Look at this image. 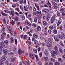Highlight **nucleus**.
<instances>
[{
	"label": "nucleus",
	"instance_id": "nucleus-4",
	"mask_svg": "<svg viewBox=\"0 0 65 65\" xmlns=\"http://www.w3.org/2000/svg\"><path fill=\"white\" fill-rule=\"evenodd\" d=\"M61 35H59V37L60 39H62L63 38V37L62 36V35L63 36V37H64V38H65V36L64 34V33L63 32H61Z\"/></svg>",
	"mask_w": 65,
	"mask_h": 65
},
{
	"label": "nucleus",
	"instance_id": "nucleus-56",
	"mask_svg": "<svg viewBox=\"0 0 65 65\" xmlns=\"http://www.w3.org/2000/svg\"><path fill=\"white\" fill-rule=\"evenodd\" d=\"M33 51L34 52V53H35L36 54L37 53V50L35 49H34Z\"/></svg>",
	"mask_w": 65,
	"mask_h": 65
},
{
	"label": "nucleus",
	"instance_id": "nucleus-20",
	"mask_svg": "<svg viewBox=\"0 0 65 65\" xmlns=\"http://www.w3.org/2000/svg\"><path fill=\"white\" fill-rule=\"evenodd\" d=\"M48 41L49 40L50 41H53V38H52V37H48Z\"/></svg>",
	"mask_w": 65,
	"mask_h": 65
},
{
	"label": "nucleus",
	"instance_id": "nucleus-58",
	"mask_svg": "<svg viewBox=\"0 0 65 65\" xmlns=\"http://www.w3.org/2000/svg\"><path fill=\"white\" fill-rule=\"evenodd\" d=\"M51 56L53 58H55L56 57V56H55V55L54 54H53L51 55Z\"/></svg>",
	"mask_w": 65,
	"mask_h": 65
},
{
	"label": "nucleus",
	"instance_id": "nucleus-41",
	"mask_svg": "<svg viewBox=\"0 0 65 65\" xmlns=\"http://www.w3.org/2000/svg\"><path fill=\"white\" fill-rule=\"evenodd\" d=\"M61 23V21H58V24H57V26H59V25Z\"/></svg>",
	"mask_w": 65,
	"mask_h": 65
},
{
	"label": "nucleus",
	"instance_id": "nucleus-47",
	"mask_svg": "<svg viewBox=\"0 0 65 65\" xmlns=\"http://www.w3.org/2000/svg\"><path fill=\"white\" fill-rule=\"evenodd\" d=\"M59 51L60 52V53H62L63 52V50H62V49L61 48H60V49L59 50Z\"/></svg>",
	"mask_w": 65,
	"mask_h": 65
},
{
	"label": "nucleus",
	"instance_id": "nucleus-11",
	"mask_svg": "<svg viewBox=\"0 0 65 65\" xmlns=\"http://www.w3.org/2000/svg\"><path fill=\"white\" fill-rule=\"evenodd\" d=\"M48 10L47 9L45 8L42 11V12H44L46 13L48 12Z\"/></svg>",
	"mask_w": 65,
	"mask_h": 65
},
{
	"label": "nucleus",
	"instance_id": "nucleus-30",
	"mask_svg": "<svg viewBox=\"0 0 65 65\" xmlns=\"http://www.w3.org/2000/svg\"><path fill=\"white\" fill-rule=\"evenodd\" d=\"M29 21L27 20H26L24 22V23L25 25H27Z\"/></svg>",
	"mask_w": 65,
	"mask_h": 65
},
{
	"label": "nucleus",
	"instance_id": "nucleus-62",
	"mask_svg": "<svg viewBox=\"0 0 65 65\" xmlns=\"http://www.w3.org/2000/svg\"><path fill=\"white\" fill-rule=\"evenodd\" d=\"M23 3L24 4H26L27 3V2L26 1V0H24L23 2Z\"/></svg>",
	"mask_w": 65,
	"mask_h": 65
},
{
	"label": "nucleus",
	"instance_id": "nucleus-22",
	"mask_svg": "<svg viewBox=\"0 0 65 65\" xmlns=\"http://www.w3.org/2000/svg\"><path fill=\"white\" fill-rule=\"evenodd\" d=\"M24 9L25 11H28V8L26 6H25L24 7Z\"/></svg>",
	"mask_w": 65,
	"mask_h": 65
},
{
	"label": "nucleus",
	"instance_id": "nucleus-17",
	"mask_svg": "<svg viewBox=\"0 0 65 65\" xmlns=\"http://www.w3.org/2000/svg\"><path fill=\"white\" fill-rule=\"evenodd\" d=\"M10 59L11 61L12 62H14V60H15V58H14V57H11Z\"/></svg>",
	"mask_w": 65,
	"mask_h": 65
},
{
	"label": "nucleus",
	"instance_id": "nucleus-2",
	"mask_svg": "<svg viewBox=\"0 0 65 65\" xmlns=\"http://www.w3.org/2000/svg\"><path fill=\"white\" fill-rule=\"evenodd\" d=\"M10 11L9 12L11 14L12 17L14 16V10L13 8H10Z\"/></svg>",
	"mask_w": 65,
	"mask_h": 65
},
{
	"label": "nucleus",
	"instance_id": "nucleus-48",
	"mask_svg": "<svg viewBox=\"0 0 65 65\" xmlns=\"http://www.w3.org/2000/svg\"><path fill=\"white\" fill-rule=\"evenodd\" d=\"M3 48L2 46H0V51H3Z\"/></svg>",
	"mask_w": 65,
	"mask_h": 65
},
{
	"label": "nucleus",
	"instance_id": "nucleus-37",
	"mask_svg": "<svg viewBox=\"0 0 65 65\" xmlns=\"http://www.w3.org/2000/svg\"><path fill=\"white\" fill-rule=\"evenodd\" d=\"M59 44L61 46H64V44H63V43L62 42L60 41L59 42Z\"/></svg>",
	"mask_w": 65,
	"mask_h": 65
},
{
	"label": "nucleus",
	"instance_id": "nucleus-5",
	"mask_svg": "<svg viewBox=\"0 0 65 65\" xmlns=\"http://www.w3.org/2000/svg\"><path fill=\"white\" fill-rule=\"evenodd\" d=\"M8 31H9L10 34L12 33V29L10 27V26H8Z\"/></svg>",
	"mask_w": 65,
	"mask_h": 65
},
{
	"label": "nucleus",
	"instance_id": "nucleus-54",
	"mask_svg": "<svg viewBox=\"0 0 65 65\" xmlns=\"http://www.w3.org/2000/svg\"><path fill=\"white\" fill-rule=\"evenodd\" d=\"M51 61L52 62H54L55 61V59H53L52 58H51L50 59Z\"/></svg>",
	"mask_w": 65,
	"mask_h": 65
},
{
	"label": "nucleus",
	"instance_id": "nucleus-44",
	"mask_svg": "<svg viewBox=\"0 0 65 65\" xmlns=\"http://www.w3.org/2000/svg\"><path fill=\"white\" fill-rule=\"evenodd\" d=\"M27 25H28V26H29V27H31V26H32L31 24L29 22L28 23H27Z\"/></svg>",
	"mask_w": 65,
	"mask_h": 65
},
{
	"label": "nucleus",
	"instance_id": "nucleus-26",
	"mask_svg": "<svg viewBox=\"0 0 65 65\" xmlns=\"http://www.w3.org/2000/svg\"><path fill=\"white\" fill-rule=\"evenodd\" d=\"M35 56L36 58V59L38 61H39V58H38V56L37 55H35Z\"/></svg>",
	"mask_w": 65,
	"mask_h": 65
},
{
	"label": "nucleus",
	"instance_id": "nucleus-42",
	"mask_svg": "<svg viewBox=\"0 0 65 65\" xmlns=\"http://www.w3.org/2000/svg\"><path fill=\"white\" fill-rule=\"evenodd\" d=\"M60 11L61 13L64 12V9L63 8L62 9L60 10Z\"/></svg>",
	"mask_w": 65,
	"mask_h": 65
},
{
	"label": "nucleus",
	"instance_id": "nucleus-33",
	"mask_svg": "<svg viewBox=\"0 0 65 65\" xmlns=\"http://www.w3.org/2000/svg\"><path fill=\"white\" fill-rule=\"evenodd\" d=\"M4 44L5 45H7L8 44V42L7 41H4Z\"/></svg>",
	"mask_w": 65,
	"mask_h": 65
},
{
	"label": "nucleus",
	"instance_id": "nucleus-40",
	"mask_svg": "<svg viewBox=\"0 0 65 65\" xmlns=\"http://www.w3.org/2000/svg\"><path fill=\"white\" fill-rule=\"evenodd\" d=\"M49 28L51 30H52V29H53L54 28V26H50Z\"/></svg>",
	"mask_w": 65,
	"mask_h": 65
},
{
	"label": "nucleus",
	"instance_id": "nucleus-24",
	"mask_svg": "<svg viewBox=\"0 0 65 65\" xmlns=\"http://www.w3.org/2000/svg\"><path fill=\"white\" fill-rule=\"evenodd\" d=\"M43 25H44V26H46V25L47 24V22H46L45 21H43Z\"/></svg>",
	"mask_w": 65,
	"mask_h": 65
},
{
	"label": "nucleus",
	"instance_id": "nucleus-23",
	"mask_svg": "<svg viewBox=\"0 0 65 65\" xmlns=\"http://www.w3.org/2000/svg\"><path fill=\"white\" fill-rule=\"evenodd\" d=\"M8 52V51L6 49L4 51V55H6L7 54V52Z\"/></svg>",
	"mask_w": 65,
	"mask_h": 65
},
{
	"label": "nucleus",
	"instance_id": "nucleus-9",
	"mask_svg": "<svg viewBox=\"0 0 65 65\" xmlns=\"http://www.w3.org/2000/svg\"><path fill=\"white\" fill-rule=\"evenodd\" d=\"M23 63L25 65H29L30 64V62L29 61H23Z\"/></svg>",
	"mask_w": 65,
	"mask_h": 65
},
{
	"label": "nucleus",
	"instance_id": "nucleus-49",
	"mask_svg": "<svg viewBox=\"0 0 65 65\" xmlns=\"http://www.w3.org/2000/svg\"><path fill=\"white\" fill-rule=\"evenodd\" d=\"M1 13L2 14V15H4V16H6V15L5 14V13H3V12H1Z\"/></svg>",
	"mask_w": 65,
	"mask_h": 65
},
{
	"label": "nucleus",
	"instance_id": "nucleus-38",
	"mask_svg": "<svg viewBox=\"0 0 65 65\" xmlns=\"http://www.w3.org/2000/svg\"><path fill=\"white\" fill-rule=\"evenodd\" d=\"M11 23V24L12 25H14L15 23L14 21L12 20L11 22H10Z\"/></svg>",
	"mask_w": 65,
	"mask_h": 65
},
{
	"label": "nucleus",
	"instance_id": "nucleus-12",
	"mask_svg": "<svg viewBox=\"0 0 65 65\" xmlns=\"http://www.w3.org/2000/svg\"><path fill=\"white\" fill-rule=\"evenodd\" d=\"M2 60H2L3 61H5L6 59V56H4L2 57Z\"/></svg>",
	"mask_w": 65,
	"mask_h": 65
},
{
	"label": "nucleus",
	"instance_id": "nucleus-13",
	"mask_svg": "<svg viewBox=\"0 0 65 65\" xmlns=\"http://www.w3.org/2000/svg\"><path fill=\"white\" fill-rule=\"evenodd\" d=\"M53 5H54V8H58V7L56 6L57 5V4L54 2H52Z\"/></svg>",
	"mask_w": 65,
	"mask_h": 65
},
{
	"label": "nucleus",
	"instance_id": "nucleus-34",
	"mask_svg": "<svg viewBox=\"0 0 65 65\" xmlns=\"http://www.w3.org/2000/svg\"><path fill=\"white\" fill-rule=\"evenodd\" d=\"M1 31L2 33L4 32L5 31V28H4L3 27Z\"/></svg>",
	"mask_w": 65,
	"mask_h": 65
},
{
	"label": "nucleus",
	"instance_id": "nucleus-3",
	"mask_svg": "<svg viewBox=\"0 0 65 65\" xmlns=\"http://www.w3.org/2000/svg\"><path fill=\"white\" fill-rule=\"evenodd\" d=\"M6 35V33L4 32L2 34L1 36V38L2 39H4L5 38V37Z\"/></svg>",
	"mask_w": 65,
	"mask_h": 65
},
{
	"label": "nucleus",
	"instance_id": "nucleus-50",
	"mask_svg": "<svg viewBox=\"0 0 65 65\" xmlns=\"http://www.w3.org/2000/svg\"><path fill=\"white\" fill-rule=\"evenodd\" d=\"M57 14L58 16H60V15H61V14L60 13V12H57Z\"/></svg>",
	"mask_w": 65,
	"mask_h": 65
},
{
	"label": "nucleus",
	"instance_id": "nucleus-60",
	"mask_svg": "<svg viewBox=\"0 0 65 65\" xmlns=\"http://www.w3.org/2000/svg\"><path fill=\"white\" fill-rule=\"evenodd\" d=\"M15 44L16 45H17V43H18V41H17V40L16 39H15Z\"/></svg>",
	"mask_w": 65,
	"mask_h": 65
},
{
	"label": "nucleus",
	"instance_id": "nucleus-14",
	"mask_svg": "<svg viewBox=\"0 0 65 65\" xmlns=\"http://www.w3.org/2000/svg\"><path fill=\"white\" fill-rule=\"evenodd\" d=\"M20 17L21 18L22 20H25V16L24 14H21L20 15Z\"/></svg>",
	"mask_w": 65,
	"mask_h": 65
},
{
	"label": "nucleus",
	"instance_id": "nucleus-21",
	"mask_svg": "<svg viewBox=\"0 0 65 65\" xmlns=\"http://www.w3.org/2000/svg\"><path fill=\"white\" fill-rule=\"evenodd\" d=\"M43 59L44 60V61H47V59H48V58L47 57H45V56H44L43 57Z\"/></svg>",
	"mask_w": 65,
	"mask_h": 65
},
{
	"label": "nucleus",
	"instance_id": "nucleus-19",
	"mask_svg": "<svg viewBox=\"0 0 65 65\" xmlns=\"http://www.w3.org/2000/svg\"><path fill=\"white\" fill-rule=\"evenodd\" d=\"M33 36H34V37H35V38H37L38 36V35L36 34V33H35L33 34Z\"/></svg>",
	"mask_w": 65,
	"mask_h": 65
},
{
	"label": "nucleus",
	"instance_id": "nucleus-55",
	"mask_svg": "<svg viewBox=\"0 0 65 65\" xmlns=\"http://www.w3.org/2000/svg\"><path fill=\"white\" fill-rule=\"evenodd\" d=\"M55 65H60V64L58 62H56L55 63Z\"/></svg>",
	"mask_w": 65,
	"mask_h": 65
},
{
	"label": "nucleus",
	"instance_id": "nucleus-8",
	"mask_svg": "<svg viewBox=\"0 0 65 65\" xmlns=\"http://www.w3.org/2000/svg\"><path fill=\"white\" fill-rule=\"evenodd\" d=\"M29 57L30 58H31L32 60H34L35 59V57L32 54H30L29 55Z\"/></svg>",
	"mask_w": 65,
	"mask_h": 65
},
{
	"label": "nucleus",
	"instance_id": "nucleus-64",
	"mask_svg": "<svg viewBox=\"0 0 65 65\" xmlns=\"http://www.w3.org/2000/svg\"><path fill=\"white\" fill-rule=\"evenodd\" d=\"M43 20H44L45 19V15H43Z\"/></svg>",
	"mask_w": 65,
	"mask_h": 65
},
{
	"label": "nucleus",
	"instance_id": "nucleus-28",
	"mask_svg": "<svg viewBox=\"0 0 65 65\" xmlns=\"http://www.w3.org/2000/svg\"><path fill=\"white\" fill-rule=\"evenodd\" d=\"M14 20L15 21H18L19 20V18L18 17H16L14 19Z\"/></svg>",
	"mask_w": 65,
	"mask_h": 65
},
{
	"label": "nucleus",
	"instance_id": "nucleus-32",
	"mask_svg": "<svg viewBox=\"0 0 65 65\" xmlns=\"http://www.w3.org/2000/svg\"><path fill=\"white\" fill-rule=\"evenodd\" d=\"M34 43L36 45H38V42L37 40H35L34 42Z\"/></svg>",
	"mask_w": 65,
	"mask_h": 65
},
{
	"label": "nucleus",
	"instance_id": "nucleus-45",
	"mask_svg": "<svg viewBox=\"0 0 65 65\" xmlns=\"http://www.w3.org/2000/svg\"><path fill=\"white\" fill-rule=\"evenodd\" d=\"M36 12L38 13V14H41V11H37Z\"/></svg>",
	"mask_w": 65,
	"mask_h": 65
},
{
	"label": "nucleus",
	"instance_id": "nucleus-27",
	"mask_svg": "<svg viewBox=\"0 0 65 65\" xmlns=\"http://www.w3.org/2000/svg\"><path fill=\"white\" fill-rule=\"evenodd\" d=\"M41 29V28H40V26H38L37 27V31H39Z\"/></svg>",
	"mask_w": 65,
	"mask_h": 65
},
{
	"label": "nucleus",
	"instance_id": "nucleus-35",
	"mask_svg": "<svg viewBox=\"0 0 65 65\" xmlns=\"http://www.w3.org/2000/svg\"><path fill=\"white\" fill-rule=\"evenodd\" d=\"M0 46H4V44L3 43V42H0Z\"/></svg>",
	"mask_w": 65,
	"mask_h": 65
},
{
	"label": "nucleus",
	"instance_id": "nucleus-39",
	"mask_svg": "<svg viewBox=\"0 0 65 65\" xmlns=\"http://www.w3.org/2000/svg\"><path fill=\"white\" fill-rule=\"evenodd\" d=\"M14 54L12 52H10L8 53L9 55L10 56H12V55H13Z\"/></svg>",
	"mask_w": 65,
	"mask_h": 65
},
{
	"label": "nucleus",
	"instance_id": "nucleus-15",
	"mask_svg": "<svg viewBox=\"0 0 65 65\" xmlns=\"http://www.w3.org/2000/svg\"><path fill=\"white\" fill-rule=\"evenodd\" d=\"M54 50L55 51H56V52H58V50H59V49H58V47L57 46H55L54 48Z\"/></svg>",
	"mask_w": 65,
	"mask_h": 65
},
{
	"label": "nucleus",
	"instance_id": "nucleus-18",
	"mask_svg": "<svg viewBox=\"0 0 65 65\" xmlns=\"http://www.w3.org/2000/svg\"><path fill=\"white\" fill-rule=\"evenodd\" d=\"M54 38L55 40L56 41L58 42V41H59V39L58 38V37H57V36H55Z\"/></svg>",
	"mask_w": 65,
	"mask_h": 65
},
{
	"label": "nucleus",
	"instance_id": "nucleus-43",
	"mask_svg": "<svg viewBox=\"0 0 65 65\" xmlns=\"http://www.w3.org/2000/svg\"><path fill=\"white\" fill-rule=\"evenodd\" d=\"M58 61H59L60 62H62V60L61 59V58H59L58 59Z\"/></svg>",
	"mask_w": 65,
	"mask_h": 65
},
{
	"label": "nucleus",
	"instance_id": "nucleus-1",
	"mask_svg": "<svg viewBox=\"0 0 65 65\" xmlns=\"http://www.w3.org/2000/svg\"><path fill=\"white\" fill-rule=\"evenodd\" d=\"M45 42L46 43H47L49 45H47V47H50L52 46L51 45H52V43L51 42L48 40H45Z\"/></svg>",
	"mask_w": 65,
	"mask_h": 65
},
{
	"label": "nucleus",
	"instance_id": "nucleus-25",
	"mask_svg": "<svg viewBox=\"0 0 65 65\" xmlns=\"http://www.w3.org/2000/svg\"><path fill=\"white\" fill-rule=\"evenodd\" d=\"M4 65V62L2 60H1L0 61V65Z\"/></svg>",
	"mask_w": 65,
	"mask_h": 65
},
{
	"label": "nucleus",
	"instance_id": "nucleus-31",
	"mask_svg": "<svg viewBox=\"0 0 65 65\" xmlns=\"http://www.w3.org/2000/svg\"><path fill=\"white\" fill-rule=\"evenodd\" d=\"M53 33L55 34H57V30L56 29H54L53 31Z\"/></svg>",
	"mask_w": 65,
	"mask_h": 65
},
{
	"label": "nucleus",
	"instance_id": "nucleus-63",
	"mask_svg": "<svg viewBox=\"0 0 65 65\" xmlns=\"http://www.w3.org/2000/svg\"><path fill=\"white\" fill-rule=\"evenodd\" d=\"M24 39H26L27 38V36L26 35H25L24 36Z\"/></svg>",
	"mask_w": 65,
	"mask_h": 65
},
{
	"label": "nucleus",
	"instance_id": "nucleus-52",
	"mask_svg": "<svg viewBox=\"0 0 65 65\" xmlns=\"http://www.w3.org/2000/svg\"><path fill=\"white\" fill-rule=\"evenodd\" d=\"M33 13L36 16H38V14L36 13L35 12Z\"/></svg>",
	"mask_w": 65,
	"mask_h": 65
},
{
	"label": "nucleus",
	"instance_id": "nucleus-46",
	"mask_svg": "<svg viewBox=\"0 0 65 65\" xmlns=\"http://www.w3.org/2000/svg\"><path fill=\"white\" fill-rule=\"evenodd\" d=\"M23 0H20L19 1V3L20 4H23Z\"/></svg>",
	"mask_w": 65,
	"mask_h": 65
},
{
	"label": "nucleus",
	"instance_id": "nucleus-59",
	"mask_svg": "<svg viewBox=\"0 0 65 65\" xmlns=\"http://www.w3.org/2000/svg\"><path fill=\"white\" fill-rule=\"evenodd\" d=\"M15 14H16V15H17V16H19V13H18L16 12H15Z\"/></svg>",
	"mask_w": 65,
	"mask_h": 65
},
{
	"label": "nucleus",
	"instance_id": "nucleus-7",
	"mask_svg": "<svg viewBox=\"0 0 65 65\" xmlns=\"http://www.w3.org/2000/svg\"><path fill=\"white\" fill-rule=\"evenodd\" d=\"M18 53L19 55H20L22 54V53H24V51L23 50H21V49H19L18 51Z\"/></svg>",
	"mask_w": 65,
	"mask_h": 65
},
{
	"label": "nucleus",
	"instance_id": "nucleus-16",
	"mask_svg": "<svg viewBox=\"0 0 65 65\" xmlns=\"http://www.w3.org/2000/svg\"><path fill=\"white\" fill-rule=\"evenodd\" d=\"M10 40L11 41V43H13L14 42V39L12 38V37H11L10 39Z\"/></svg>",
	"mask_w": 65,
	"mask_h": 65
},
{
	"label": "nucleus",
	"instance_id": "nucleus-6",
	"mask_svg": "<svg viewBox=\"0 0 65 65\" xmlns=\"http://www.w3.org/2000/svg\"><path fill=\"white\" fill-rule=\"evenodd\" d=\"M51 53L52 55H53V54H59V52H56L54 50H53L51 51Z\"/></svg>",
	"mask_w": 65,
	"mask_h": 65
},
{
	"label": "nucleus",
	"instance_id": "nucleus-29",
	"mask_svg": "<svg viewBox=\"0 0 65 65\" xmlns=\"http://www.w3.org/2000/svg\"><path fill=\"white\" fill-rule=\"evenodd\" d=\"M46 17L47 18L46 19V20L47 21H48V20H50V16H49L48 15H47Z\"/></svg>",
	"mask_w": 65,
	"mask_h": 65
},
{
	"label": "nucleus",
	"instance_id": "nucleus-57",
	"mask_svg": "<svg viewBox=\"0 0 65 65\" xmlns=\"http://www.w3.org/2000/svg\"><path fill=\"white\" fill-rule=\"evenodd\" d=\"M37 18L39 20H41V16L40 15H38L37 16Z\"/></svg>",
	"mask_w": 65,
	"mask_h": 65
},
{
	"label": "nucleus",
	"instance_id": "nucleus-10",
	"mask_svg": "<svg viewBox=\"0 0 65 65\" xmlns=\"http://www.w3.org/2000/svg\"><path fill=\"white\" fill-rule=\"evenodd\" d=\"M55 16H53L51 18V23H53L55 21Z\"/></svg>",
	"mask_w": 65,
	"mask_h": 65
},
{
	"label": "nucleus",
	"instance_id": "nucleus-51",
	"mask_svg": "<svg viewBox=\"0 0 65 65\" xmlns=\"http://www.w3.org/2000/svg\"><path fill=\"white\" fill-rule=\"evenodd\" d=\"M17 5H15V4H14L12 6V7H13V8H14V7H15Z\"/></svg>",
	"mask_w": 65,
	"mask_h": 65
},
{
	"label": "nucleus",
	"instance_id": "nucleus-61",
	"mask_svg": "<svg viewBox=\"0 0 65 65\" xmlns=\"http://www.w3.org/2000/svg\"><path fill=\"white\" fill-rule=\"evenodd\" d=\"M15 10L18 11H20V10L18 8H15Z\"/></svg>",
	"mask_w": 65,
	"mask_h": 65
},
{
	"label": "nucleus",
	"instance_id": "nucleus-53",
	"mask_svg": "<svg viewBox=\"0 0 65 65\" xmlns=\"http://www.w3.org/2000/svg\"><path fill=\"white\" fill-rule=\"evenodd\" d=\"M45 54L46 56H48V54L46 51H45Z\"/></svg>",
	"mask_w": 65,
	"mask_h": 65
},
{
	"label": "nucleus",
	"instance_id": "nucleus-36",
	"mask_svg": "<svg viewBox=\"0 0 65 65\" xmlns=\"http://www.w3.org/2000/svg\"><path fill=\"white\" fill-rule=\"evenodd\" d=\"M34 22H35V23H37V18L35 17V18Z\"/></svg>",
	"mask_w": 65,
	"mask_h": 65
}]
</instances>
